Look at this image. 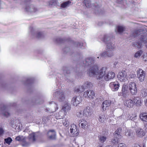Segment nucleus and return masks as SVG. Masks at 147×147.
<instances>
[{
  "label": "nucleus",
  "instance_id": "7ed1b4c3",
  "mask_svg": "<svg viewBox=\"0 0 147 147\" xmlns=\"http://www.w3.org/2000/svg\"><path fill=\"white\" fill-rule=\"evenodd\" d=\"M121 92L118 93L119 96H122L123 97H127L129 94V91L128 84H124L122 86Z\"/></svg>",
  "mask_w": 147,
  "mask_h": 147
},
{
  "label": "nucleus",
  "instance_id": "a878e982",
  "mask_svg": "<svg viewBox=\"0 0 147 147\" xmlns=\"http://www.w3.org/2000/svg\"><path fill=\"white\" fill-rule=\"evenodd\" d=\"M85 89L86 87L82 85V86L76 87L74 89V91L75 92L79 94L83 92Z\"/></svg>",
  "mask_w": 147,
  "mask_h": 147
},
{
  "label": "nucleus",
  "instance_id": "72a5a7b5",
  "mask_svg": "<svg viewBox=\"0 0 147 147\" xmlns=\"http://www.w3.org/2000/svg\"><path fill=\"white\" fill-rule=\"evenodd\" d=\"M136 133L139 136H142L144 135V133L143 129H138L136 130Z\"/></svg>",
  "mask_w": 147,
  "mask_h": 147
},
{
  "label": "nucleus",
  "instance_id": "0e129e2a",
  "mask_svg": "<svg viewBox=\"0 0 147 147\" xmlns=\"http://www.w3.org/2000/svg\"><path fill=\"white\" fill-rule=\"evenodd\" d=\"M123 0H117V2L119 4H121L122 3Z\"/></svg>",
  "mask_w": 147,
  "mask_h": 147
},
{
  "label": "nucleus",
  "instance_id": "5701e85b",
  "mask_svg": "<svg viewBox=\"0 0 147 147\" xmlns=\"http://www.w3.org/2000/svg\"><path fill=\"white\" fill-rule=\"evenodd\" d=\"M92 0H84V3L85 5L87 7H92L95 6L96 7V5L94 4V3H92Z\"/></svg>",
  "mask_w": 147,
  "mask_h": 147
},
{
  "label": "nucleus",
  "instance_id": "052dcab7",
  "mask_svg": "<svg viewBox=\"0 0 147 147\" xmlns=\"http://www.w3.org/2000/svg\"><path fill=\"white\" fill-rule=\"evenodd\" d=\"M4 132V130L2 128L0 127V136L3 134Z\"/></svg>",
  "mask_w": 147,
  "mask_h": 147
},
{
  "label": "nucleus",
  "instance_id": "4468645a",
  "mask_svg": "<svg viewBox=\"0 0 147 147\" xmlns=\"http://www.w3.org/2000/svg\"><path fill=\"white\" fill-rule=\"evenodd\" d=\"M115 76V74L113 72L108 71L106 74L105 75L103 80H104L106 81H108L114 78Z\"/></svg>",
  "mask_w": 147,
  "mask_h": 147
},
{
  "label": "nucleus",
  "instance_id": "5fc2aeb1",
  "mask_svg": "<svg viewBox=\"0 0 147 147\" xmlns=\"http://www.w3.org/2000/svg\"><path fill=\"white\" fill-rule=\"evenodd\" d=\"M76 115L78 117H81L82 116V111H78L77 112Z\"/></svg>",
  "mask_w": 147,
  "mask_h": 147
},
{
  "label": "nucleus",
  "instance_id": "8fccbe9b",
  "mask_svg": "<svg viewBox=\"0 0 147 147\" xmlns=\"http://www.w3.org/2000/svg\"><path fill=\"white\" fill-rule=\"evenodd\" d=\"M140 30H136L134 31L133 35L134 36H137L140 34Z\"/></svg>",
  "mask_w": 147,
  "mask_h": 147
},
{
  "label": "nucleus",
  "instance_id": "c03bdc74",
  "mask_svg": "<svg viewBox=\"0 0 147 147\" xmlns=\"http://www.w3.org/2000/svg\"><path fill=\"white\" fill-rule=\"evenodd\" d=\"M85 87H86V88H90V87H91L92 86V84L90 82H87L85 83L83 85Z\"/></svg>",
  "mask_w": 147,
  "mask_h": 147
},
{
  "label": "nucleus",
  "instance_id": "412c9836",
  "mask_svg": "<svg viewBox=\"0 0 147 147\" xmlns=\"http://www.w3.org/2000/svg\"><path fill=\"white\" fill-rule=\"evenodd\" d=\"M73 69L71 67H67L66 66H63L62 67L61 70L64 75L65 76H67V74L71 73L70 70H72Z\"/></svg>",
  "mask_w": 147,
  "mask_h": 147
},
{
  "label": "nucleus",
  "instance_id": "e433bc0d",
  "mask_svg": "<svg viewBox=\"0 0 147 147\" xmlns=\"http://www.w3.org/2000/svg\"><path fill=\"white\" fill-rule=\"evenodd\" d=\"M55 42L56 43H61L65 42V40L59 37L56 38L54 40Z\"/></svg>",
  "mask_w": 147,
  "mask_h": 147
},
{
  "label": "nucleus",
  "instance_id": "f03ea898",
  "mask_svg": "<svg viewBox=\"0 0 147 147\" xmlns=\"http://www.w3.org/2000/svg\"><path fill=\"white\" fill-rule=\"evenodd\" d=\"M94 57H88L87 58L85 61L81 63V65L85 67H89V69H87V74L88 72L93 68H95V66H97L96 65H95V59Z\"/></svg>",
  "mask_w": 147,
  "mask_h": 147
},
{
  "label": "nucleus",
  "instance_id": "6e6552de",
  "mask_svg": "<svg viewBox=\"0 0 147 147\" xmlns=\"http://www.w3.org/2000/svg\"><path fill=\"white\" fill-rule=\"evenodd\" d=\"M82 101V97L80 96H76L72 99L71 103L73 106H77Z\"/></svg>",
  "mask_w": 147,
  "mask_h": 147
},
{
  "label": "nucleus",
  "instance_id": "338daca9",
  "mask_svg": "<svg viewBox=\"0 0 147 147\" xmlns=\"http://www.w3.org/2000/svg\"><path fill=\"white\" fill-rule=\"evenodd\" d=\"M144 102L145 105L147 106V99L144 100Z\"/></svg>",
  "mask_w": 147,
  "mask_h": 147
},
{
  "label": "nucleus",
  "instance_id": "37998d69",
  "mask_svg": "<svg viewBox=\"0 0 147 147\" xmlns=\"http://www.w3.org/2000/svg\"><path fill=\"white\" fill-rule=\"evenodd\" d=\"M12 141L11 138L10 137H8L4 139L5 143H6L8 145H10Z\"/></svg>",
  "mask_w": 147,
  "mask_h": 147
},
{
  "label": "nucleus",
  "instance_id": "cd10ccee",
  "mask_svg": "<svg viewBox=\"0 0 147 147\" xmlns=\"http://www.w3.org/2000/svg\"><path fill=\"white\" fill-rule=\"evenodd\" d=\"M121 138L117 136H115L111 140V144L114 145L117 144Z\"/></svg>",
  "mask_w": 147,
  "mask_h": 147
},
{
  "label": "nucleus",
  "instance_id": "864d4df0",
  "mask_svg": "<svg viewBox=\"0 0 147 147\" xmlns=\"http://www.w3.org/2000/svg\"><path fill=\"white\" fill-rule=\"evenodd\" d=\"M63 123L64 126L67 127L69 125V122L68 119H66L63 122Z\"/></svg>",
  "mask_w": 147,
  "mask_h": 147
},
{
  "label": "nucleus",
  "instance_id": "680f3d73",
  "mask_svg": "<svg viewBox=\"0 0 147 147\" xmlns=\"http://www.w3.org/2000/svg\"><path fill=\"white\" fill-rule=\"evenodd\" d=\"M144 130L147 132V123L144 124Z\"/></svg>",
  "mask_w": 147,
  "mask_h": 147
},
{
  "label": "nucleus",
  "instance_id": "e2e57ef3",
  "mask_svg": "<svg viewBox=\"0 0 147 147\" xmlns=\"http://www.w3.org/2000/svg\"><path fill=\"white\" fill-rule=\"evenodd\" d=\"M132 147H141L138 144H135L132 146Z\"/></svg>",
  "mask_w": 147,
  "mask_h": 147
},
{
  "label": "nucleus",
  "instance_id": "49530a36",
  "mask_svg": "<svg viewBox=\"0 0 147 147\" xmlns=\"http://www.w3.org/2000/svg\"><path fill=\"white\" fill-rule=\"evenodd\" d=\"M125 28L121 26H118L117 27V31L120 33H122L124 30Z\"/></svg>",
  "mask_w": 147,
  "mask_h": 147
},
{
  "label": "nucleus",
  "instance_id": "c9c22d12",
  "mask_svg": "<svg viewBox=\"0 0 147 147\" xmlns=\"http://www.w3.org/2000/svg\"><path fill=\"white\" fill-rule=\"evenodd\" d=\"M49 5L51 6H55L57 5V2L56 0H51L49 2Z\"/></svg>",
  "mask_w": 147,
  "mask_h": 147
},
{
  "label": "nucleus",
  "instance_id": "a211bd4d",
  "mask_svg": "<svg viewBox=\"0 0 147 147\" xmlns=\"http://www.w3.org/2000/svg\"><path fill=\"white\" fill-rule=\"evenodd\" d=\"M111 103V101L110 100H105L102 103L101 107L103 111L108 109Z\"/></svg>",
  "mask_w": 147,
  "mask_h": 147
},
{
  "label": "nucleus",
  "instance_id": "0eeeda50",
  "mask_svg": "<svg viewBox=\"0 0 147 147\" xmlns=\"http://www.w3.org/2000/svg\"><path fill=\"white\" fill-rule=\"evenodd\" d=\"M128 85L131 94L133 95H136L137 92L136 84L134 82H131L128 84Z\"/></svg>",
  "mask_w": 147,
  "mask_h": 147
},
{
  "label": "nucleus",
  "instance_id": "4c0bfd02",
  "mask_svg": "<svg viewBox=\"0 0 147 147\" xmlns=\"http://www.w3.org/2000/svg\"><path fill=\"white\" fill-rule=\"evenodd\" d=\"M121 129L120 128H118L115 131L114 134V136H117L121 138V136L120 134Z\"/></svg>",
  "mask_w": 147,
  "mask_h": 147
},
{
  "label": "nucleus",
  "instance_id": "a18cd8bd",
  "mask_svg": "<svg viewBox=\"0 0 147 147\" xmlns=\"http://www.w3.org/2000/svg\"><path fill=\"white\" fill-rule=\"evenodd\" d=\"M36 37L38 38H42L43 36L42 33L40 32L36 33L35 34Z\"/></svg>",
  "mask_w": 147,
  "mask_h": 147
},
{
  "label": "nucleus",
  "instance_id": "2eb2a0df",
  "mask_svg": "<svg viewBox=\"0 0 147 147\" xmlns=\"http://www.w3.org/2000/svg\"><path fill=\"white\" fill-rule=\"evenodd\" d=\"M70 130V133L73 136H76L78 135L79 130L77 129L76 125L74 124L71 125Z\"/></svg>",
  "mask_w": 147,
  "mask_h": 147
},
{
  "label": "nucleus",
  "instance_id": "9d476101",
  "mask_svg": "<svg viewBox=\"0 0 147 147\" xmlns=\"http://www.w3.org/2000/svg\"><path fill=\"white\" fill-rule=\"evenodd\" d=\"M142 39L138 41H134L133 42V45L135 47H137L138 48H141L143 47L144 42L146 43V41L144 40V36H141Z\"/></svg>",
  "mask_w": 147,
  "mask_h": 147
},
{
  "label": "nucleus",
  "instance_id": "39448f33",
  "mask_svg": "<svg viewBox=\"0 0 147 147\" xmlns=\"http://www.w3.org/2000/svg\"><path fill=\"white\" fill-rule=\"evenodd\" d=\"M103 41L107 44V50H114L115 48L114 45L111 42V38L108 35H104Z\"/></svg>",
  "mask_w": 147,
  "mask_h": 147
},
{
  "label": "nucleus",
  "instance_id": "58836bf2",
  "mask_svg": "<svg viewBox=\"0 0 147 147\" xmlns=\"http://www.w3.org/2000/svg\"><path fill=\"white\" fill-rule=\"evenodd\" d=\"M15 140L20 142H24L25 141V138L22 136H18L16 137Z\"/></svg>",
  "mask_w": 147,
  "mask_h": 147
},
{
  "label": "nucleus",
  "instance_id": "20e7f679",
  "mask_svg": "<svg viewBox=\"0 0 147 147\" xmlns=\"http://www.w3.org/2000/svg\"><path fill=\"white\" fill-rule=\"evenodd\" d=\"M54 97L58 98V100L60 102L65 101V97L64 92L60 89H58L55 90L53 94Z\"/></svg>",
  "mask_w": 147,
  "mask_h": 147
},
{
  "label": "nucleus",
  "instance_id": "603ef678",
  "mask_svg": "<svg viewBox=\"0 0 147 147\" xmlns=\"http://www.w3.org/2000/svg\"><path fill=\"white\" fill-rule=\"evenodd\" d=\"M75 45L77 46V47L80 48H82V47L83 46V43L80 42H76L75 44Z\"/></svg>",
  "mask_w": 147,
  "mask_h": 147
},
{
  "label": "nucleus",
  "instance_id": "774afa93",
  "mask_svg": "<svg viewBox=\"0 0 147 147\" xmlns=\"http://www.w3.org/2000/svg\"><path fill=\"white\" fill-rule=\"evenodd\" d=\"M105 147H113L111 145H109Z\"/></svg>",
  "mask_w": 147,
  "mask_h": 147
},
{
  "label": "nucleus",
  "instance_id": "09e8293b",
  "mask_svg": "<svg viewBox=\"0 0 147 147\" xmlns=\"http://www.w3.org/2000/svg\"><path fill=\"white\" fill-rule=\"evenodd\" d=\"M34 82V80L32 78H28L27 79L26 82L25 83L26 84H30L31 83H32Z\"/></svg>",
  "mask_w": 147,
  "mask_h": 147
},
{
  "label": "nucleus",
  "instance_id": "79ce46f5",
  "mask_svg": "<svg viewBox=\"0 0 147 147\" xmlns=\"http://www.w3.org/2000/svg\"><path fill=\"white\" fill-rule=\"evenodd\" d=\"M143 53V51L142 50H140L137 51L135 53L134 55V57L135 58L140 57Z\"/></svg>",
  "mask_w": 147,
  "mask_h": 147
},
{
  "label": "nucleus",
  "instance_id": "dca6fc26",
  "mask_svg": "<svg viewBox=\"0 0 147 147\" xmlns=\"http://www.w3.org/2000/svg\"><path fill=\"white\" fill-rule=\"evenodd\" d=\"M92 113V110L91 108L89 106L86 107L83 111V114L84 116L87 117L90 116Z\"/></svg>",
  "mask_w": 147,
  "mask_h": 147
},
{
  "label": "nucleus",
  "instance_id": "c85d7f7f",
  "mask_svg": "<svg viewBox=\"0 0 147 147\" xmlns=\"http://www.w3.org/2000/svg\"><path fill=\"white\" fill-rule=\"evenodd\" d=\"M71 108L70 105L67 102L62 107L61 109L66 113L67 112L69 111L71 109Z\"/></svg>",
  "mask_w": 147,
  "mask_h": 147
},
{
  "label": "nucleus",
  "instance_id": "bf43d9fd",
  "mask_svg": "<svg viewBox=\"0 0 147 147\" xmlns=\"http://www.w3.org/2000/svg\"><path fill=\"white\" fill-rule=\"evenodd\" d=\"M140 102L141 101L140 99H139L138 100H137V101L135 103H136L137 106H138L140 105Z\"/></svg>",
  "mask_w": 147,
  "mask_h": 147
},
{
  "label": "nucleus",
  "instance_id": "6ab92c4d",
  "mask_svg": "<svg viewBox=\"0 0 147 147\" xmlns=\"http://www.w3.org/2000/svg\"><path fill=\"white\" fill-rule=\"evenodd\" d=\"M127 76L126 72L125 71H122L119 73L117 77L121 81H123L125 79Z\"/></svg>",
  "mask_w": 147,
  "mask_h": 147
},
{
  "label": "nucleus",
  "instance_id": "ea45409f",
  "mask_svg": "<svg viewBox=\"0 0 147 147\" xmlns=\"http://www.w3.org/2000/svg\"><path fill=\"white\" fill-rule=\"evenodd\" d=\"M29 138L30 140L34 142L35 140V133H34L30 134L29 136Z\"/></svg>",
  "mask_w": 147,
  "mask_h": 147
},
{
  "label": "nucleus",
  "instance_id": "f8f14e48",
  "mask_svg": "<svg viewBox=\"0 0 147 147\" xmlns=\"http://www.w3.org/2000/svg\"><path fill=\"white\" fill-rule=\"evenodd\" d=\"M138 77L140 82L144 81L145 79V73L142 69H139L137 72Z\"/></svg>",
  "mask_w": 147,
  "mask_h": 147
},
{
  "label": "nucleus",
  "instance_id": "9b49d317",
  "mask_svg": "<svg viewBox=\"0 0 147 147\" xmlns=\"http://www.w3.org/2000/svg\"><path fill=\"white\" fill-rule=\"evenodd\" d=\"M107 51L103 52L100 53L101 57H111L113 56L114 55V50H107Z\"/></svg>",
  "mask_w": 147,
  "mask_h": 147
},
{
  "label": "nucleus",
  "instance_id": "a19ab883",
  "mask_svg": "<svg viewBox=\"0 0 147 147\" xmlns=\"http://www.w3.org/2000/svg\"><path fill=\"white\" fill-rule=\"evenodd\" d=\"M125 135L129 138H131L132 136V134L129 130H127L126 131Z\"/></svg>",
  "mask_w": 147,
  "mask_h": 147
},
{
  "label": "nucleus",
  "instance_id": "2f4dec72",
  "mask_svg": "<svg viewBox=\"0 0 147 147\" xmlns=\"http://www.w3.org/2000/svg\"><path fill=\"white\" fill-rule=\"evenodd\" d=\"M71 2L69 1H67L61 3V7L65 8L69 7L71 5Z\"/></svg>",
  "mask_w": 147,
  "mask_h": 147
},
{
  "label": "nucleus",
  "instance_id": "393cba45",
  "mask_svg": "<svg viewBox=\"0 0 147 147\" xmlns=\"http://www.w3.org/2000/svg\"><path fill=\"white\" fill-rule=\"evenodd\" d=\"M139 118L143 122H147V113L142 112L140 113Z\"/></svg>",
  "mask_w": 147,
  "mask_h": 147
},
{
  "label": "nucleus",
  "instance_id": "4be33fe9",
  "mask_svg": "<svg viewBox=\"0 0 147 147\" xmlns=\"http://www.w3.org/2000/svg\"><path fill=\"white\" fill-rule=\"evenodd\" d=\"M66 114V113L61 109L58 113L56 114L55 118L57 119H62Z\"/></svg>",
  "mask_w": 147,
  "mask_h": 147
},
{
  "label": "nucleus",
  "instance_id": "6e6d98bb",
  "mask_svg": "<svg viewBox=\"0 0 147 147\" xmlns=\"http://www.w3.org/2000/svg\"><path fill=\"white\" fill-rule=\"evenodd\" d=\"M23 143L21 144L22 146L23 147H27L29 146L30 143L26 142L25 141L24 142H23Z\"/></svg>",
  "mask_w": 147,
  "mask_h": 147
},
{
  "label": "nucleus",
  "instance_id": "bb28decb",
  "mask_svg": "<svg viewBox=\"0 0 147 147\" xmlns=\"http://www.w3.org/2000/svg\"><path fill=\"white\" fill-rule=\"evenodd\" d=\"M106 115L103 114H100L99 115L98 120L101 123L104 122L106 119H107Z\"/></svg>",
  "mask_w": 147,
  "mask_h": 147
},
{
  "label": "nucleus",
  "instance_id": "c756f323",
  "mask_svg": "<svg viewBox=\"0 0 147 147\" xmlns=\"http://www.w3.org/2000/svg\"><path fill=\"white\" fill-rule=\"evenodd\" d=\"M87 122L83 119H82L79 121V125L83 129L86 127Z\"/></svg>",
  "mask_w": 147,
  "mask_h": 147
},
{
  "label": "nucleus",
  "instance_id": "3c124183",
  "mask_svg": "<svg viewBox=\"0 0 147 147\" xmlns=\"http://www.w3.org/2000/svg\"><path fill=\"white\" fill-rule=\"evenodd\" d=\"M142 57L143 60L145 61H147V53H144L142 55Z\"/></svg>",
  "mask_w": 147,
  "mask_h": 147
},
{
  "label": "nucleus",
  "instance_id": "423d86ee",
  "mask_svg": "<svg viewBox=\"0 0 147 147\" xmlns=\"http://www.w3.org/2000/svg\"><path fill=\"white\" fill-rule=\"evenodd\" d=\"M30 0H26L24 2L25 5L26 10L29 12H35L37 11V9L33 5H30Z\"/></svg>",
  "mask_w": 147,
  "mask_h": 147
},
{
  "label": "nucleus",
  "instance_id": "ddd939ff",
  "mask_svg": "<svg viewBox=\"0 0 147 147\" xmlns=\"http://www.w3.org/2000/svg\"><path fill=\"white\" fill-rule=\"evenodd\" d=\"M119 84L117 81L111 82L109 84V86L113 91H116L118 90L119 87Z\"/></svg>",
  "mask_w": 147,
  "mask_h": 147
},
{
  "label": "nucleus",
  "instance_id": "13d9d810",
  "mask_svg": "<svg viewBox=\"0 0 147 147\" xmlns=\"http://www.w3.org/2000/svg\"><path fill=\"white\" fill-rule=\"evenodd\" d=\"M139 99H140V98L139 97H134L133 98V100H132L133 102H134V104L136 103V102L137 101V100H138Z\"/></svg>",
  "mask_w": 147,
  "mask_h": 147
},
{
  "label": "nucleus",
  "instance_id": "69168bd1",
  "mask_svg": "<svg viewBox=\"0 0 147 147\" xmlns=\"http://www.w3.org/2000/svg\"><path fill=\"white\" fill-rule=\"evenodd\" d=\"M77 55H78V56H80V58H81L82 59L83 57V56H82V54L81 55L79 53H77Z\"/></svg>",
  "mask_w": 147,
  "mask_h": 147
},
{
  "label": "nucleus",
  "instance_id": "1a4fd4ad",
  "mask_svg": "<svg viewBox=\"0 0 147 147\" xmlns=\"http://www.w3.org/2000/svg\"><path fill=\"white\" fill-rule=\"evenodd\" d=\"M83 96L86 98L91 99L94 98L95 93L93 91L88 90L84 92Z\"/></svg>",
  "mask_w": 147,
  "mask_h": 147
},
{
  "label": "nucleus",
  "instance_id": "f3484780",
  "mask_svg": "<svg viewBox=\"0 0 147 147\" xmlns=\"http://www.w3.org/2000/svg\"><path fill=\"white\" fill-rule=\"evenodd\" d=\"M49 105H51V110L49 109L50 111L49 112L50 113H53L55 112L58 109V107L57 106V105L56 103L53 101H52L49 103ZM47 111H49V109H47Z\"/></svg>",
  "mask_w": 147,
  "mask_h": 147
},
{
  "label": "nucleus",
  "instance_id": "7c9ffc66",
  "mask_svg": "<svg viewBox=\"0 0 147 147\" xmlns=\"http://www.w3.org/2000/svg\"><path fill=\"white\" fill-rule=\"evenodd\" d=\"M125 105H126L129 108L132 107L134 105V102H133L132 100L129 99L126 100Z\"/></svg>",
  "mask_w": 147,
  "mask_h": 147
},
{
  "label": "nucleus",
  "instance_id": "f704fd0d",
  "mask_svg": "<svg viewBox=\"0 0 147 147\" xmlns=\"http://www.w3.org/2000/svg\"><path fill=\"white\" fill-rule=\"evenodd\" d=\"M128 118L130 120L134 121L137 119V115L136 114H129Z\"/></svg>",
  "mask_w": 147,
  "mask_h": 147
},
{
  "label": "nucleus",
  "instance_id": "473e14b6",
  "mask_svg": "<svg viewBox=\"0 0 147 147\" xmlns=\"http://www.w3.org/2000/svg\"><path fill=\"white\" fill-rule=\"evenodd\" d=\"M63 51L65 53H69L70 55L75 56V54H74L71 52V51L70 48L69 47H66L63 48Z\"/></svg>",
  "mask_w": 147,
  "mask_h": 147
},
{
  "label": "nucleus",
  "instance_id": "aec40b11",
  "mask_svg": "<svg viewBox=\"0 0 147 147\" xmlns=\"http://www.w3.org/2000/svg\"><path fill=\"white\" fill-rule=\"evenodd\" d=\"M49 138L51 140H55L56 138V133L54 130L49 131L48 132Z\"/></svg>",
  "mask_w": 147,
  "mask_h": 147
},
{
  "label": "nucleus",
  "instance_id": "b1692460",
  "mask_svg": "<svg viewBox=\"0 0 147 147\" xmlns=\"http://www.w3.org/2000/svg\"><path fill=\"white\" fill-rule=\"evenodd\" d=\"M1 108L0 110L2 112V113L3 115L5 116L8 117L9 115V113L7 112H6L7 107L5 106L4 105H1Z\"/></svg>",
  "mask_w": 147,
  "mask_h": 147
},
{
  "label": "nucleus",
  "instance_id": "4d7b16f0",
  "mask_svg": "<svg viewBox=\"0 0 147 147\" xmlns=\"http://www.w3.org/2000/svg\"><path fill=\"white\" fill-rule=\"evenodd\" d=\"M117 147H127V146L124 143H121L118 144Z\"/></svg>",
  "mask_w": 147,
  "mask_h": 147
},
{
  "label": "nucleus",
  "instance_id": "de8ad7c7",
  "mask_svg": "<svg viewBox=\"0 0 147 147\" xmlns=\"http://www.w3.org/2000/svg\"><path fill=\"white\" fill-rule=\"evenodd\" d=\"M106 137L103 136H100V137H99V140L102 143L104 142L106 140Z\"/></svg>",
  "mask_w": 147,
  "mask_h": 147
},
{
  "label": "nucleus",
  "instance_id": "f257e3e1",
  "mask_svg": "<svg viewBox=\"0 0 147 147\" xmlns=\"http://www.w3.org/2000/svg\"><path fill=\"white\" fill-rule=\"evenodd\" d=\"M108 71L107 68L106 67H103L98 70V66H95V68L88 72V75L90 77H95L99 83H102L103 82V78Z\"/></svg>",
  "mask_w": 147,
  "mask_h": 147
}]
</instances>
